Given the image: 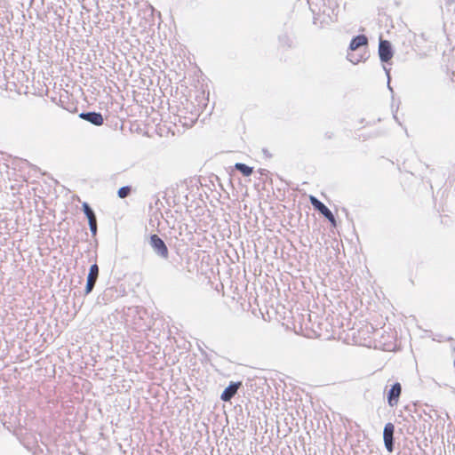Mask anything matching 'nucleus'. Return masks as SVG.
Returning <instances> with one entry per match:
<instances>
[{
	"label": "nucleus",
	"mask_w": 455,
	"mask_h": 455,
	"mask_svg": "<svg viewBox=\"0 0 455 455\" xmlns=\"http://www.w3.org/2000/svg\"><path fill=\"white\" fill-rule=\"evenodd\" d=\"M140 308L139 307H128L123 310V319L126 325L132 328L140 326L142 317L140 316Z\"/></svg>",
	"instance_id": "nucleus-1"
},
{
	"label": "nucleus",
	"mask_w": 455,
	"mask_h": 455,
	"mask_svg": "<svg viewBox=\"0 0 455 455\" xmlns=\"http://www.w3.org/2000/svg\"><path fill=\"white\" fill-rule=\"evenodd\" d=\"M149 244L154 252L160 258L167 259L169 257V250L164 240L157 235H151L149 237Z\"/></svg>",
	"instance_id": "nucleus-2"
},
{
	"label": "nucleus",
	"mask_w": 455,
	"mask_h": 455,
	"mask_svg": "<svg viewBox=\"0 0 455 455\" xmlns=\"http://www.w3.org/2000/svg\"><path fill=\"white\" fill-rule=\"evenodd\" d=\"M309 200L314 208L323 214L333 227H336V220L331 210L315 196H310Z\"/></svg>",
	"instance_id": "nucleus-3"
},
{
	"label": "nucleus",
	"mask_w": 455,
	"mask_h": 455,
	"mask_svg": "<svg viewBox=\"0 0 455 455\" xmlns=\"http://www.w3.org/2000/svg\"><path fill=\"white\" fill-rule=\"evenodd\" d=\"M394 432L395 426L393 423H387L384 427L383 430V440L385 448L388 452H392L395 448V439H394Z\"/></svg>",
	"instance_id": "nucleus-4"
},
{
	"label": "nucleus",
	"mask_w": 455,
	"mask_h": 455,
	"mask_svg": "<svg viewBox=\"0 0 455 455\" xmlns=\"http://www.w3.org/2000/svg\"><path fill=\"white\" fill-rule=\"evenodd\" d=\"M187 106L184 108V109H190V116H184V123L183 124L186 126H191L194 123L196 122L197 118L199 117L201 112L203 111V107L198 104L197 106H194L193 102H190L187 100Z\"/></svg>",
	"instance_id": "nucleus-5"
},
{
	"label": "nucleus",
	"mask_w": 455,
	"mask_h": 455,
	"mask_svg": "<svg viewBox=\"0 0 455 455\" xmlns=\"http://www.w3.org/2000/svg\"><path fill=\"white\" fill-rule=\"evenodd\" d=\"M402 394V385L399 382L394 383L387 391V400L390 407H396Z\"/></svg>",
	"instance_id": "nucleus-6"
},
{
	"label": "nucleus",
	"mask_w": 455,
	"mask_h": 455,
	"mask_svg": "<svg viewBox=\"0 0 455 455\" xmlns=\"http://www.w3.org/2000/svg\"><path fill=\"white\" fill-rule=\"evenodd\" d=\"M394 55L393 48L389 41L379 40V56L382 62H388Z\"/></svg>",
	"instance_id": "nucleus-7"
},
{
	"label": "nucleus",
	"mask_w": 455,
	"mask_h": 455,
	"mask_svg": "<svg viewBox=\"0 0 455 455\" xmlns=\"http://www.w3.org/2000/svg\"><path fill=\"white\" fill-rule=\"evenodd\" d=\"M99 277V267L96 263L92 264L89 269V273L86 280L85 295L91 293L95 286L97 279Z\"/></svg>",
	"instance_id": "nucleus-8"
},
{
	"label": "nucleus",
	"mask_w": 455,
	"mask_h": 455,
	"mask_svg": "<svg viewBox=\"0 0 455 455\" xmlns=\"http://www.w3.org/2000/svg\"><path fill=\"white\" fill-rule=\"evenodd\" d=\"M80 118L94 124V125H101L103 124V116L100 113L90 111V112H82L79 115Z\"/></svg>",
	"instance_id": "nucleus-9"
},
{
	"label": "nucleus",
	"mask_w": 455,
	"mask_h": 455,
	"mask_svg": "<svg viewBox=\"0 0 455 455\" xmlns=\"http://www.w3.org/2000/svg\"><path fill=\"white\" fill-rule=\"evenodd\" d=\"M241 382H231L222 392L220 399L224 402L230 401L237 393Z\"/></svg>",
	"instance_id": "nucleus-10"
},
{
	"label": "nucleus",
	"mask_w": 455,
	"mask_h": 455,
	"mask_svg": "<svg viewBox=\"0 0 455 455\" xmlns=\"http://www.w3.org/2000/svg\"><path fill=\"white\" fill-rule=\"evenodd\" d=\"M367 44L368 38L364 35H358L352 38L349 44V50L355 52L360 47L367 45Z\"/></svg>",
	"instance_id": "nucleus-11"
},
{
	"label": "nucleus",
	"mask_w": 455,
	"mask_h": 455,
	"mask_svg": "<svg viewBox=\"0 0 455 455\" xmlns=\"http://www.w3.org/2000/svg\"><path fill=\"white\" fill-rule=\"evenodd\" d=\"M235 168L245 177L251 175L253 172L252 167H250L243 163H236Z\"/></svg>",
	"instance_id": "nucleus-12"
},
{
	"label": "nucleus",
	"mask_w": 455,
	"mask_h": 455,
	"mask_svg": "<svg viewBox=\"0 0 455 455\" xmlns=\"http://www.w3.org/2000/svg\"><path fill=\"white\" fill-rule=\"evenodd\" d=\"M83 211L88 219V222H92V220H96L94 212L92 211V209L90 207V205L87 203L83 204Z\"/></svg>",
	"instance_id": "nucleus-13"
},
{
	"label": "nucleus",
	"mask_w": 455,
	"mask_h": 455,
	"mask_svg": "<svg viewBox=\"0 0 455 455\" xmlns=\"http://www.w3.org/2000/svg\"><path fill=\"white\" fill-rule=\"evenodd\" d=\"M131 192V188L128 186L122 187L118 189L117 195L120 198H125L129 196Z\"/></svg>",
	"instance_id": "nucleus-14"
},
{
	"label": "nucleus",
	"mask_w": 455,
	"mask_h": 455,
	"mask_svg": "<svg viewBox=\"0 0 455 455\" xmlns=\"http://www.w3.org/2000/svg\"><path fill=\"white\" fill-rule=\"evenodd\" d=\"M362 56H356L355 54L350 52L347 53V60L353 64H357L362 60Z\"/></svg>",
	"instance_id": "nucleus-15"
},
{
	"label": "nucleus",
	"mask_w": 455,
	"mask_h": 455,
	"mask_svg": "<svg viewBox=\"0 0 455 455\" xmlns=\"http://www.w3.org/2000/svg\"><path fill=\"white\" fill-rule=\"evenodd\" d=\"M89 227L92 235H95L97 234V220L89 222Z\"/></svg>",
	"instance_id": "nucleus-16"
},
{
	"label": "nucleus",
	"mask_w": 455,
	"mask_h": 455,
	"mask_svg": "<svg viewBox=\"0 0 455 455\" xmlns=\"http://www.w3.org/2000/svg\"><path fill=\"white\" fill-rule=\"evenodd\" d=\"M384 70L387 76V87L388 89L393 92V89L392 87L390 86V76H389V73H390V69H387V68L384 67Z\"/></svg>",
	"instance_id": "nucleus-17"
},
{
	"label": "nucleus",
	"mask_w": 455,
	"mask_h": 455,
	"mask_svg": "<svg viewBox=\"0 0 455 455\" xmlns=\"http://www.w3.org/2000/svg\"><path fill=\"white\" fill-rule=\"evenodd\" d=\"M262 151H263L264 155H265L267 157H271V155H270V154H268V152H267V149H265V148H264Z\"/></svg>",
	"instance_id": "nucleus-18"
},
{
	"label": "nucleus",
	"mask_w": 455,
	"mask_h": 455,
	"mask_svg": "<svg viewBox=\"0 0 455 455\" xmlns=\"http://www.w3.org/2000/svg\"><path fill=\"white\" fill-rule=\"evenodd\" d=\"M394 118L396 120V122H397L399 124H400V122L398 121V119H397L396 116H394Z\"/></svg>",
	"instance_id": "nucleus-19"
},
{
	"label": "nucleus",
	"mask_w": 455,
	"mask_h": 455,
	"mask_svg": "<svg viewBox=\"0 0 455 455\" xmlns=\"http://www.w3.org/2000/svg\"><path fill=\"white\" fill-rule=\"evenodd\" d=\"M451 348H452L453 351H455V345L454 344H452Z\"/></svg>",
	"instance_id": "nucleus-20"
},
{
	"label": "nucleus",
	"mask_w": 455,
	"mask_h": 455,
	"mask_svg": "<svg viewBox=\"0 0 455 455\" xmlns=\"http://www.w3.org/2000/svg\"><path fill=\"white\" fill-rule=\"evenodd\" d=\"M326 136H327L329 139H330V138H331V134H328V133H327V134H326Z\"/></svg>",
	"instance_id": "nucleus-21"
},
{
	"label": "nucleus",
	"mask_w": 455,
	"mask_h": 455,
	"mask_svg": "<svg viewBox=\"0 0 455 455\" xmlns=\"http://www.w3.org/2000/svg\"><path fill=\"white\" fill-rule=\"evenodd\" d=\"M438 342H441L443 339H441V337H438Z\"/></svg>",
	"instance_id": "nucleus-22"
},
{
	"label": "nucleus",
	"mask_w": 455,
	"mask_h": 455,
	"mask_svg": "<svg viewBox=\"0 0 455 455\" xmlns=\"http://www.w3.org/2000/svg\"><path fill=\"white\" fill-rule=\"evenodd\" d=\"M438 342H441L443 339H441V337H438Z\"/></svg>",
	"instance_id": "nucleus-23"
}]
</instances>
